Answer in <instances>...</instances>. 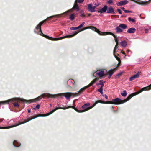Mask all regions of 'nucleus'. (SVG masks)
I'll list each match as a JSON object with an SVG mask.
<instances>
[{
    "instance_id": "nucleus-1",
    "label": "nucleus",
    "mask_w": 151,
    "mask_h": 151,
    "mask_svg": "<svg viewBox=\"0 0 151 151\" xmlns=\"http://www.w3.org/2000/svg\"><path fill=\"white\" fill-rule=\"evenodd\" d=\"M45 21L46 20H44L40 22L38 25L36 27L34 31L35 33L40 35H41L49 40L53 41H57L61 40L64 38H69L73 37V36L76 35L79 32H78L76 31L73 34L69 35H66L59 38H52V37H50L47 35H44L41 31V26L45 22Z\"/></svg>"
},
{
    "instance_id": "nucleus-2",
    "label": "nucleus",
    "mask_w": 151,
    "mask_h": 151,
    "mask_svg": "<svg viewBox=\"0 0 151 151\" xmlns=\"http://www.w3.org/2000/svg\"><path fill=\"white\" fill-rule=\"evenodd\" d=\"M45 97H51L53 98L56 97V95H52L47 93H43L40 96L37 97L36 98H35L33 99L30 100H27L23 99H21L19 98L20 99L18 100L19 101H22L23 102H26L28 103H30L32 102H33L36 101H38L41 99L42 98H44Z\"/></svg>"
},
{
    "instance_id": "nucleus-3",
    "label": "nucleus",
    "mask_w": 151,
    "mask_h": 151,
    "mask_svg": "<svg viewBox=\"0 0 151 151\" xmlns=\"http://www.w3.org/2000/svg\"><path fill=\"white\" fill-rule=\"evenodd\" d=\"M70 108H73L75 111H76L77 112H81V110H79L78 109H77L76 108L73 106H68L66 108H62V107H60V108H55L54 109L52 110L51 111H50V112L47 113V114H40L38 115H37L36 116L34 117H32V119H33L36 118H37L39 116H48L54 112L56 110H57L61 109H68Z\"/></svg>"
},
{
    "instance_id": "nucleus-4",
    "label": "nucleus",
    "mask_w": 151,
    "mask_h": 151,
    "mask_svg": "<svg viewBox=\"0 0 151 151\" xmlns=\"http://www.w3.org/2000/svg\"><path fill=\"white\" fill-rule=\"evenodd\" d=\"M134 96L133 94L130 95L126 99L122 100L119 98H116L114 99H113L112 101H109L110 103L108 104H120L124 103L129 100L132 97Z\"/></svg>"
},
{
    "instance_id": "nucleus-5",
    "label": "nucleus",
    "mask_w": 151,
    "mask_h": 151,
    "mask_svg": "<svg viewBox=\"0 0 151 151\" xmlns=\"http://www.w3.org/2000/svg\"><path fill=\"white\" fill-rule=\"evenodd\" d=\"M127 28V26L126 25L124 24H120L119 26L116 27V32L117 33L122 32H123V29H125Z\"/></svg>"
},
{
    "instance_id": "nucleus-6",
    "label": "nucleus",
    "mask_w": 151,
    "mask_h": 151,
    "mask_svg": "<svg viewBox=\"0 0 151 151\" xmlns=\"http://www.w3.org/2000/svg\"><path fill=\"white\" fill-rule=\"evenodd\" d=\"M74 93L68 92L65 93H59L57 95L60 96H64L67 99H68L71 96H73V95H74Z\"/></svg>"
},
{
    "instance_id": "nucleus-7",
    "label": "nucleus",
    "mask_w": 151,
    "mask_h": 151,
    "mask_svg": "<svg viewBox=\"0 0 151 151\" xmlns=\"http://www.w3.org/2000/svg\"><path fill=\"white\" fill-rule=\"evenodd\" d=\"M90 105V104L89 103H88L83 105L82 106V108L83 109V110H81V112L86 111L94 107L93 105L91 106H88Z\"/></svg>"
},
{
    "instance_id": "nucleus-8",
    "label": "nucleus",
    "mask_w": 151,
    "mask_h": 151,
    "mask_svg": "<svg viewBox=\"0 0 151 151\" xmlns=\"http://www.w3.org/2000/svg\"><path fill=\"white\" fill-rule=\"evenodd\" d=\"M91 29L93 30H94L95 32H96L98 33L99 35H101V32L99 31L97 28H96L95 27L93 26H90V27H85L83 29H82L81 31H83L86 29Z\"/></svg>"
},
{
    "instance_id": "nucleus-9",
    "label": "nucleus",
    "mask_w": 151,
    "mask_h": 151,
    "mask_svg": "<svg viewBox=\"0 0 151 151\" xmlns=\"http://www.w3.org/2000/svg\"><path fill=\"white\" fill-rule=\"evenodd\" d=\"M32 119V118H31V119H29L27 121H26L24 122H23L20 123H19L18 124H16L14 125L10 126H8V127H0V129H9V128H10L13 127H15V126H17L19 125H20V124H21L25 123L26 122H27L31 120Z\"/></svg>"
},
{
    "instance_id": "nucleus-10",
    "label": "nucleus",
    "mask_w": 151,
    "mask_h": 151,
    "mask_svg": "<svg viewBox=\"0 0 151 151\" xmlns=\"http://www.w3.org/2000/svg\"><path fill=\"white\" fill-rule=\"evenodd\" d=\"M87 88V87L86 86L81 88L78 92L74 93L75 94L73 95V97L77 96L82 94Z\"/></svg>"
},
{
    "instance_id": "nucleus-11",
    "label": "nucleus",
    "mask_w": 151,
    "mask_h": 151,
    "mask_svg": "<svg viewBox=\"0 0 151 151\" xmlns=\"http://www.w3.org/2000/svg\"><path fill=\"white\" fill-rule=\"evenodd\" d=\"M104 75V71L103 70L99 71H96L94 72L93 74V76L95 77L96 75L98 76L99 77H102Z\"/></svg>"
},
{
    "instance_id": "nucleus-12",
    "label": "nucleus",
    "mask_w": 151,
    "mask_h": 151,
    "mask_svg": "<svg viewBox=\"0 0 151 151\" xmlns=\"http://www.w3.org/2000/svg\"><path fill=\"white\" fill-rule=\"evenodd\" d=\"M110 35L112 36H113L114 38V40L115 41H118V39L115 36L113 33L112 32H101V35Z\"/></svg>"
},
{
    "instance_id": "nucleus-13",
    "label": "nucleus",
    "mask_w": 151,
    "mask_h": 151,
    "mask_svg": "<svg viewBox=\"0 0 151 151\" xmlns=\"http://www.w3.org/2000/svg\"><path fill=\"white\" fill-rule=\"evenodd\" d=\"M107 9V6L105 5L103 7V8H99L98 11V12L101 14L105 13Z\"/></svg>"
},
{
    "instance_id": "nucleus-14",
    "label": "nucleus",
    "mask_w": 151,
    "mask_h": 151,
    "mask_svg": "<svg viewBox=\"0 0 151 151\" xmlns=\"http://www.w3.org/2000/svg\"><path fill=\"white\" fill-rule=\"evenodd\" d=\"M140 72H138L135 75H134L129 78V81H132L136 78H138L139 77Z\"/></svg>"
},
{
    "instance_id": "nucleus-15",
    "label": "nucleus",
    "mask_w": 151,
    "mask_h": 151,
    "mask_svg": "<svg viewBox=\"0 0 151 151\" xmlns=\"http://www.w3.org/2000/svg\"><path fill=\"white\" fill-rule=\"evenodd\" d=\"M73 9V8L72 9L69 10H68L67 11L65 12H64L63 13H62V14H57V15L52 16H51V17H54V16L60 17L62 15H63V14H66L69 12H72Z\"/></svg>"
},
{
    "instance_id": "nucleus-16",
    "label": "nucleus",
    "mask_w": 151,
    "mask_h": 151,
    "mask_svg": "<svg viewBox=\"0 0 151 151\" xmlns=\"http://www.w3.org/2000/svg\"><path fill=\"white\" fill-rule=\"evenodd\" d=\"M107 13L109 14H114L115 12L114 8L111 6H110L108 8H107Z\"/></svg>"
},
{
    "instance_id": "nucleus-17",
    "label": "nucleus",
    "mask_w": 151,
    "mask_h": 151,
    "mask_svg": "<svg viewBox=\"0 0 151 151\" xmlns=\"http://www.w3.org/2000/svg\"><path fill=\"white\" fill-rule=\"evenodd\" d=\"M128 3V1L127 0H123L119 2L117 4V5L118 6H120L122 5H124L127 4Z\"/></svg>"
},
{
    "instance_id": "nucleus-18",
    "label": "nucleus",
    "mask_w": 151,
    "mask_h": 151,
    "mask_svg": "<svg viewBox=\"0 0 151 151\" xmlns=\"http://www.w3.org/2000/svg\"><path fill=\"white\" fill-rule=\"evenodd\" d=\"M88 11L91 12H93V8L92 4H90L88 5Z\"/></svg>"
},
{
    "instance_id": "nucleus-19",
    "label": "nucleus",
    "mask_w": 151,
    "mask_h": 151,
    "mask_svg": "<svg viewBox=\"0 0 151 151\" xmlns=\"http://www.w3.org/2000/svg\"><path fill=\"white\" fill-rule=\"evenodd\" d=\"M101 103L104 104H108L109 103H110L109 101H104L101 100H99L96 101L95 103L93 104L94 107L98 103Z\"/></svg>"
},
{
    "instance_id": "nucleus-20",
    "label": "nucleus",
    "mask_w": 151,
    "mask_h": 151,
    "mask_svg": "<svg viewBox=\"0 0 151 151\" xmlns=\"http://www.w3.org/2000/svg\"><path fill=\"white\" fill-rule=\"evenodd\" d=\"M136 31V29L134 28H129L127 31V32L129 33H134Z\"/></svg>"
},
{
    "instance_id": "nucleus-21",
    "label": "nucleus",
    "mask_w": 151,
    "mask_h": 151,
    "mask_svg": "<svg viewBox=\"0 0 151 151\" xmlns=\"http://www.w3.org/2000/svg\"><path fill=\"white\" fill-rule=\"evenodd\" d=\"M151 89V84L147 86L144 87L141 90V92L144 91H148Z\"/></svg>"
},
{
    "instance_id": "nucleus-22",
    "label": "nucleus",
    "mask_w": 151,
    "mask_h": 151,
    "mask_svg": "<svg viewBox=\"0 0 151 151\" xmlns=\"http://www.w3.org/2000/svg\"><path fill=\"white\" fill-rule=\"evenodd\" d=\"M98 78H96L95 79L93 80L89 85L86 86V87L88 88L92 86L93 84L96 82L98 80Z\"/></svg>"
},
{
    "instance_id": "nucleus-23",
    "label": "nucleus",
    "mask_w": 151,
    "mask_h": 151,
    "mask_svg": "<svg viewBox=\"0 0 151 151\" xmlns=\"http://www.w3.org/2000/svg\"><path fill=\"white\" fill-rule=\"evenodd\" d=\"M13 144L14 146L15 147H18L20 145V144L19 142H17L16 140H14L13 142Z\"/></svg>"
},
{
    "instance_id": "nucleus-24",
    "label": "nucleus",
    "mask_w": 151,
    "mask_h": 151,
    "mask_svg": "<svg viewBox=\"0 0 151 151\" xmlns=\"http://www.w3.org/2000/svg\"><path fill=\"white\" fill-rule=\"evenodd\" d=\"M121 46L123 47H126L127 45V42L125 41H123L120 42Z\"/></svg>"
},
{
    "instance_id": "nucleus-25",
    "label": "nucleus",
    "mask_w": 151,
    "mask_h": 151,
    "mask_svg": "<svg viewBox=\"0 0 151 151\" xmlns=\"http://www.w3.org/2000/svg\"><path fill=\"white\" fill-rule=\"evenodd\" d=\"M73 9H76L77 11H78L80 9L78 5L76 3L74 4Z\"/></svg>"
},
{
    "instance_id": "nucleus-26",
    "label": "nucleus",
    "mask_w": 151,
    "mask_h": 151,
    "mask_svg": "<svg viewBox=\"0 0 151 151\" xmlns=\"http://www.w3.org/2000/svg\"><path fill=\"white\" fill-rule=\"evenodd\" d=\"M128 20L129 22H132V23H134L136 22L135 18H131L130 17L128 18Z\"/></svg>"
},
{
    "instance_id": "nucleus-27",
    "label": "nucleus",
    "mask_w": 151,
    "mask_h": 151,
    "mask_svg": "<svg viewBox=\"0 0 151 151\" xmlns=\"http://www.w3.org/2000/svg\"><path fill=\"white\" fill-rule=\"evenodd\" d=\"M68 83H70V85H74L75 83V82L72 79H70L69 80H68Z\"/></svg>"
},
{
    "instance_id": "nucleus-28",
    "label": "nucleus",
    "mask_w": 151,
    "mask_h": 151,
    "mask_svg": "<svg viewBox=\"0 0 151 151\" xmlns=\"http://www.w3.org/2000/svg\"><path fill=\"white\" fill-rule=\"evenodd\" d=\"M75 15L74 14H73L70 15L69 17L71 21L73 20L75 18Z\"/></svg>"
},
{
    "instance_id": "nucleus-29",
    "label": "nucleus",
    "mask_w": 151,
    "mask_h": 151,
    "mask_svg": "<svg viewBox=\"0 0 151 151\" xmlns=\"http://www.w3.org/2000/svg\"><path fill=\"white\" fill-rule=\"evenodd\" d=\"M105 83V81L103 82V80H101L99 81V85H101V88H103L104 85V83Z\"/></svg>"
},
{
    "instance_id": "nucleus-30",
    "label": "nucleus",
    "mask_w": 151,
    "mask_h": 151,
    "mask_svg": "<svg viewBox=\"0 0 151 151\" xmlns=\"http://www.w3.org/2000/svg\"><path fill=\"white\" fill-rule=\"evenodd\" d=\"M80 16L81 17H85V15L84 13V11L83 10H81L80 12Z\"/></svg>"
},
{
    "instance_id": "nucleus-31",
    "label": "nucleus",
    "mask_w": 151,
    "mask_h": 151,
    "mask_svg": "<svg viewBox=\"0 0 151 151\" xmlns=\"http://www.w3.org/2000/svg\"><path fill=\"white\" fill-rule=\"evenodd\" d=\"M121 95L123 96H124V97L126 96L127 95V93L126 91L125 90L123 91V92L121 93Z\"/></svg>"
},
{
    "instance_id": "nucleus-32",
    "label": "nucleus",
    "mask_w": 151,
    "mask_h": 151,
    "mask_svg": "<svg viewBox=\"0 0 151 151\" xmlns=\"http://www.w3.org/2000/svg\"><path fill=\"white\" fill-rule=\"evenodd\" d=\"M114 69H111V70H110L109 72V74L110 75H111L112 76V75L114 73Z\"/></svg>"
},
{
    "instance_id": "nucleus-33",
    "label": "nucleus",
    "mask_w": 151,
    "mask_h": 151,
    "mask_svg": "<svg viewBox=\"0 0 151 151\" xmlns=\"http://www.w3.org/2000/svg\"><path fill=\"white\" fill-rule=\"evenodd\" d=\"M98 91L100 92L101 94H103V88L100 87V88L98 89Z\"/></svg>"
},
{
    "instance_id": "nucleus-34",
    "label": "nucleus",
    "mask_w": 151,
    "mask_h": 151,
    "mask_svg": "<svg viewBox=\"0 0 151 151\" xmlns=\"http://www.w3.org/2000/svg\"><path fill=\"white\" fill-rule=\"evenodd\" d=\"M85 24V22H83L78 27V29L82 28L84 26Z\"/></svg>"
},
{
    "instance_id": "nucleus-35",
    "label": "nucleus",
    "mask_w": 151,
    "mask_h": 151,
    "mask_svg": "<svg viewBox=\"0 0 151 151\" xmlns=\"http://www.w3.org/2000/svg\"><path fill=\"white\" fill-rule=\"evenodd\" d=\"M118 45H116L113 51V54H114V53H115V50L116 49L118 48Z\"/></svg>"
},
{
    "instance_id": "nucleus-36",
    "label": "nucleus",
    "mask_w": 151,
    "mask_h": 151,
    "mask_svg": "<svg viewBox=\"0 0 151 151\" xmlns=\"http://www.w3.org/2000/svg\"><path fill=\"white\" fill-rule=\"evenodd\" d=\"M78 29V27H72L70 28V29L71 30H75Z\"/></svg>"
},
{
    "instance_id": "nucleus-37",
    "label": "nucleus",
    "mask_w": 151,
    "mask_h": 151,
    "mask_svg": "<svg viewBox=\"0 0 151 151\" xmlns=\"http://www.w3.org/2000/svg\"><path fill=\"white\" fill-rule=\"evenodd\" d=\"M14 106L16 107H18L19 106V104L17 103H15L13 104Z\"/></svg>"
},
{
    "instance_id": "nucleus-38",
    "label": "nucleus",
    "mask_w": 151,
    "mask_h": 151,
    "mask_svg": "<svg viewBox=\"0 0 151 151\" xmlns=\"http://www.w3.org/2000/svg\"><path fill=\"white\" fill-rule=\"evenodd\" d=\"M114 56L115 57V58L118 61H120V60L119 58L117 57V56H116L115 54V53H114V54H113Z\"/></svg>"
},
{
    "instance_id": "nucleus-39",
    "label": "nucleus",
    "mask_w": 151,
    "mask_h": 151,
    "mask_svg": "<svg viewBox=\"0 0 151 151\" xmlns=\"http://www.w3.org/2000/svg\"><path fill=\"white\" fill-rule=\"evenodd\" d=\"M84 0H76L75 1H77L79 3H83Z\"/></svg>"
},
{
    "instance_id": "nucleus-40",
    "label": "nucleus",
    "mask_w": 151,
    "mask_h": 151,
    "mask_svg": "<svg viewBox=\"0 0 151 151\" xmlns=\"http://www.w3.org/2000/svg\"><path fill=\"white\" fill-rule=\"evenodd\" d=\"M107 3L109 4H112L113 3L112 0H109L107 1Z\"/></svg>"
},
{
    "instance_id": "nucleus-41",
    "label": "nucleus",
    "mask_w": 151,
    "mask_h": 151,
    "mask_svg": "<svg viewBox=\"0 0 151 151\" xmlns=\"http://www.w3.org/2000/svg\"><path fill=\"white\" fill-rule=\"evenodd\" d=\"M40 108V105L39 104H37L36 105V107L33 108L34 109H35L36 108L39 109Z\"/></svg>"
},
{
    "instance_id": "nucleus-42",
    "label": "nucleus",
    "mask_w": 151,
    "mask_h": 151,
    "mask_svg": "<svg viewBox=\"0 0 151 151\" xmlns=\"http://www.w3.org/2000/svg\"><path fill=\"white\" fill-rule=\"evenodd\" d=\"M117 11L118 12L119 14H122L121 11V10L120 9H117Z\"/></svg>"
},
{
    "instance_id": "nucleus-43",
    "label": "nucleus",
    "mask_w": 151,
    "mask_h": 151,
    "mask_svg": "<svg viewBox=\"0 0 151 151\" xmlns=\"http://www.w3.org/2000/svg\"><path fill=\"white\" fill-rule=\"evenodd\" d=\"M125 12L126 13H129V12L132 13V12L130 11L126 10L125 11Z\"/></svg>"
},
{
    "instance_id": "nucleus-44",
    "label": "nucleus",
    "mask_w": 151,
    "mask_h": 151,
    "mask_svg": "<svg viewBox=\"0 0 151 151\" xmlns=\"http://www.w3.org/2000/svg\"><path fill=\"white\" fill-rule=\"evenodd\" d=\"M93 12H95L96 11V10L95 9V8H96V6H93Z\"/></svg>"
},
{
    "instance_id": "nucleus-45",
    "label": "nucleus",
    "mask_w": 151,
    "mask_h": 151,
    "mask_svg": "<svg viewBox=\"0 0 151 151\" xmlns=\"http://www.w3.org/2000/svg\"><path fill=\"white\" fill-rule=\"evenodd\" d=\"M148 29H145V33H147L148 32Z\"/></svg>"
},
{
    "instance_id": "nucleus-46",
    "label": "nucleus",
    "mask_w": 151,
    "mask_h": 151,
    "mask_svg": "<svg viewBox=\"0 0 151 151\" xmlns=\"http://www.w3.org/2000/svg\"><path fill=\"white\" fill-rule=\"evenodd\" d=\"M51 16H50V17H48L47 18V19H45V20H46L47 19H48V18H52V17H56V16H54V17H51Z\"/></svg>"
},
{
    "instance_id": "nucleus-47",
    "label": "nucleus",
    "mask_w": 151,
    "mask_h": 151,
    "mask_svg": "<svg viewBox=\"0 0 151 151\" xmlns=\"http://www.w3.org/2000/svg\"><path fill=\"white\" fill-rule=\"evenodd\" d=\"M121 9L123 10V11H124V12H125V11L126 10L125 9V8L124 7H122L121 8Z\"/></svg>"
},
{
    "instance_id": "nucleus-48",
    "label": "nucleus",
    "mask_w": 151,
    "mask_h": 151,
    "mask_svg": "<svg viewBox=\"0 0 151 151\" xmlns=\"http://www.w3.org/2000/svg\"><path fill=\"white\" fill-rule=\"evenodd\" d=\"M104 96L106 99H108V96L106 94Z\"/></svg>"
},
{
    "instance_id": "nucleus-49",
    "label": "nucleus",
    "mask_w": 151,
    "mask_h": 151,
    "mask_svg": "<svg viewBox=\"0 0 151 151\" xmlns=\"http://www.w3.org/2000/svg\"><path fill=\"white\" fill-rule=\"evenodd\" d=\"M111 75H110L109 74V76H108V78L109 79L111 78Z\"/></svg>"
},
{
    "instance_id": "nucleus-50",
    "label": "nucleus",
    "mask_w": 151,
    "mask_h": 151,
    "mask_svg": "<svg viewBox=\"0 0 151 151\" xmlns=\"http://www.w3.org/2000/svg\"><path fill=\"white\" fill-rule=\"evenodd\" d=\"M115 42L116 43V45H118V41H116Z\"/></svg>"
},
{
    "instance_id": "nucleus-51",
    "label": "nucleus",
    "mask_w": 151,
    "mask_h": 151,
    "mask_svg": "<svg viewBox=\"0 0 151 151\" xmlns=\"http://www.w3.org/2000/svg\"><path fill=\"white\" fill-rule=\"evenodd\" d=\"M121 53L123 54V55H125V53L124 52H121Z\"/></svg>"
},
{
    "instance_id": "nucleus-52",
    "label": "nucleus",
    "mask_w": 151,
    "mask_h": 151,
    "mask_svg": "<svg viewBox=\"0 0 151 151\" xmlns=\"http://www.w3.org/2000/svg\"><path fill=\"white\" fill-rule=\"evenodd\" d=\"M58 106L59 107L58 108H60V107H62H62H61V105H60L59 104L58 105Z\"/></svg>"
},
{
    "instance_id": "nucleus-53",
    "label": "nucleus",
    "mask_w": 151,
    "mask_h": 151,
    "mask_svg": "<svg viewBox=\"0 0 151 151\" xmlns=\"http://www.w3.org/2000/svg\"><path fill=\"white\" fill-rule=\"evenodd\" d=\"M130 50H127V53H128L129 52H130Z\"/></svg>"
},
{
    "instance_id": "nucleus-54",
    "label": "nucleus",
    "mask_w": 151,
    "mask_h": 151,
    "mask_svg": "<svg viewBox=\"0 0 151 151\" xmlns=\"http://www.w3.org/2000/svg\"><path fill=\"white\" fill-rule=\"evenodd\" d=\"M31 112L30 110H29L28 111V113H30Z\"/></svg>"
},
{
    "instance_id": "nucleus-55",
    "label": "nucleus",
    "mask_w": 151,
    "mask_h": 151,
    "mask_svg": "<svg viewBox=\"0 0 151 151\" xmlns=\"http://www.w3.org/2000/svg\"><path fill=\"white\" fill-rule=\"evenodd\" d=\"M88 16H89L91 15V14H88Z\"/></svg>"
},
{
    "instance_id": "nucleus-56",
    "label": "nucleus",
    "mask_w": 151,
    "mask_h": 151,
    "mask_svg": "<svg viewBox=\"0 0 151 151\" xmlns=\"http://www.w3.org/2000/svg\"><path fill=\"white\" fill-rule=\"evenodd\" d=\"M95 6H96V7L97 6H98V5H96V4H95Z\"/></svg>"
},
{
    "instance_id": "nucleus-57",
    "label": "nucleus",
    "mask_w": 151,
    "mask_h": 151,
    "mask_svg": "<svg viewBox=\"0 0 151 151\" xmlns=\"http://www.w3.org/2000/svg\"><path fill=\"white\" fill-rule=\"evenodd\" d=\"M99 85V84L98 83H97L96 84L97 85Z\"/></svg>"
},
{
    "instance_id": "nucleus-58",
    "label": "nucleus",
    "mask_w": 151,
    "mask_h": 151,
    "mask_svg": "<svg viewBox=\"0 0 151 151\" xmlns=\"http://www.w3.org/2000/svg\"><path fill=\"white\" fill-rule=\"evenodd\" d=\"M2 122V121H0V122Z\"/></svg>"
},
{
    "instance_id": "nucleus-59",
    "label": "nucleus",
    "mask_w": 151,
    "mask_h": 151,
    "mask_svg": "<svg viewBox=\"0 0 151 151\" xmlns=\"http://www.w3.org/2000/svg\"><path fill=\"white\" fill-rule=\"evenodd\" d=\"M50 106H51V104H50Z\"/></svg>"
}]
</instances>
